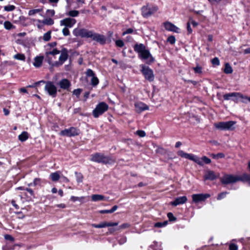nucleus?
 <instances>
[{"instance_id": "nucleus-1", "label": "nucleus", "mask_w": 250, "mask_h": 250, "mask_svg": "<svg viewBox=\"0 0 250 250\" xmlns=\"http://www.w3.org/2000/svg\"><path fill=\"white\" fill-rule=\"evenodd\" d=\"M73 34L75 37L83 38H91L101 44H104L106 42L104 36L95 33L93 30H89L84 28H76L73 30Z\"/></svg>"}, {"instance_id": "nucleus-2", "label": "nucleus", "mask_w": 250, "mask_h": 250, "mask_svg": "<svg viewBox=\"0 0 250 250\" xmlns=\"http://www.w3.org/2000/svg\"><path fill=\"white\" fill-rule=\"evenodd\" d=\"M134 51L138 54L139 57L144 60H148L149 63L154 61V58L152 56L149 50L146 49L144 44H136L133 47Z\"/></svg>"}, {"instance_id": "nucleus-3", "label": "nucleus", "mask_w": 250, "mask_h": 250, "mask_svg": "<svg viewBox=\"0 0 250 250\" xmlns=\"http://www.w3.org/2000/svg\"><path fill=\"white\" fill-rule=\"evenodd\" d=\"M90 160L92 162L103 164H111L115 162V159L112 157L105 156L101 153H95L91 155Z\"/></svg>"}, {"instance_id": "nucleus-4", "label": "nucleus", "mask_w": 250, "mask_h": 250, "mask_svg": "<svg viewBox=\"0 0 250 250\" xmlns=\"http://www.w3.org/2000/svg\"><path fill=\"white\" fill-rule=\"evenodd\" d=\"M109 108L108 105L105 102H102L99 103L95 108L92 111L93 116L95 118H98L106 112Z\"/></svg>"}, {"instance_id": "nucleus-5", "label": "nucleus", "mask_w": 250, "mask_h": 250, "mask_svg": "<svg viewBox=\"0 0 250 250\" xmlns=\"http://www.w3.org/2000/svg\"><path fill=\"white\" fill-rule=\"evenodd\" d=\"M240 179L241 176L225 174L221 178L220 181L222 184L228 185L235 183L238 181H241Z\"/></svg>"}, {"instance_id": "nucleus-6", "label": "nucleus", "mask_w": 250, "mask_h": 250, "mask_svg": "<svg viewBox=\"0 0 250 250\" xmlns=\"http://www.w3.org/2000/svg\"><path fill=\"white\" fill-rule=\"evenodd\" d=\"M44 90L52 98H55L57 94V88L53 82L51 81H45Z\"/></svg>"}, {"instance_id": "nucleus-7", "label": "nucleus", "mask_w": 250, "mask_h": 250, "mask_svg": "<svg viewBox=\"0 0 250 250\" xmlns=\"http://www.w3.org/2000/svg\"><path fill=\"white\" fill-rule=\"evenodd\" d=\"M141 67V71L143 74L146 80L149 82H152L154 79V75L153 70L148 66L141 64L140 65Z\"/></svg>"}, {"instance_id": "nucleus-8", "label": "nucleus", "mask_w": 250, "mask_h": 250, "mask_svg": "<svg viewBox=\"0 0 250 250\" xmlns=\"http://www.w3.org/2000/svg\"><path fill=\"white\" fill-rule=\"evenodd\" d=\"M158 8L156 6L146 5L142 8V15L144 18H148L157 11Z\"/></svg>"}, {"instance_id": "nucleus-9", "label": "nucleus", "mask_w": 250, "mask_h": 250, "mask_svg": "<svg viewBox=\"0 0 250 250\" xmlns=\"http://www.w3.org/2000/svg\"><path fill=\"white\" fill-rule=\"evenodd\" d=\"M235 123L234 121L221 122L215 124L214 126L217 129L221 130H232Z\"/></svg>"}, {"instance_id": "nucleus-10", "label": "nucleus", "mask_w": 250, "mask_h": 250, "mask_svg": "<svg viewBox=\"0 0 250 250\" xmlns=\"http://www.w3.org/2000/svg\"><path fill=\"white\" fill-rule=\"evenodd\" d=\"M61 55L59 61L55 62L52 65L53 66L58 67L62 65L68 59V55L67 49L63 48L61 51Z\"/></svg>"}, {"instance_id": "nucleus-11", "label": "nucleus", "mask_w": 250, "mask_h": 250, "mask_svg": "<svg viewBox=\"0 0 250 250\" xmlns=\"http://www.w3.org/2000/svg\"><path fill=\"white\" fill-rule=\"evenodd\" d=\"M177 154L178 156L193 161L198 165H202L201 161L199 159V157L193 154L187 153L183 150H179Z\"/></svg>"}, {"instance_id": "nucleus-12", "label": "nucleus", "mask_w": 250, "mask_h": 250, "mask_svg": "<svg viewBox=\"0 0 250 250\" xmlns=\"http://www.w3.org/2000/svg\"><path fill=\"white\" fill-rule=\"evenodd\" d=\"M243 97V94L240 92H232L226 94L224 95L223 98L225 100H231L235 103H237L239 102V99Z\"/></svg>"}, {"instance_id": "nucleus-13", "label": "nucleus", "mask_w": 250, "mask_h": 250, "mask_svg": "<svg viewBox=\"0 0 250 250\" xmlns=\"http://www.w3.org/2000/svg\"><path fill=\"white\" fill-rule=\"evenodd\" d=\"M79 133V129L76 127H71L69 128L62 130L60 132V135L62 136H65L70 137L78 135Z\"/></svg>"}, {"instance_id": "nucleus-14", "label": "nucleus", "mask_w": 250, "mask_h": 250, "mask_svg": "<svg viewBox=\"0 0 250 250\" xmlns=\"http://www.w3.org/2000/svg\"><path fill=\"white\" fill-rule=\"evenodd\" d=\"M85 75L87 77H91L90 84L93 86H96L99 83L98 78L96 77L94 72L91 69H86Z\"/></svg>"}, {"instance_id": "nucleus-15", "label": "nucleus", "mask_w": 250, "mask_h": 250, "mask_svg": "<svg viewBox=\"0 0 250 250\" xmlns=\"http://www.w3.org/2000/svg\"><path fill=\"white\" fill-rule=\"evenodd\" d=\"M210 196V195L208 193L194 194L192 195V201L194 203H197L201 201H205Z\"/></svg>"}, {"instance_id": "nucleus-16", "label": "nucleus", "mask_w": 250, "mask_h": 250, "mask_svg": "<svg viewBox=\"0 0 250 250\" xmlns=\"http://www.w3.org/2000/svg\"><path fill=\"white\" fill-rule=\"evenodd\" d=\"M76 22L75 19L67 18L60 21V25L64 26L67 28H71L76 24Z\"/></svg>"}, {"instance_id": "nucleus-17", "label": "nucleus", "mask_w": 250, "mask_h": 250, "mask_svg": "<svg viewBox=\"0 0 250 250\" xmlns=\"http://www.w3.org/2000/svg\"><path fill=\"white\" fill-rule=\"evenodd\" d=\"M135 110L138 113H141L145 110H148L149 107L147 105L141 102H137L134 104Z\"/></svg>"}, {"instance_id": "nucleus-18", "label": "nucleus", "mask_w": 250, "mask_h": 250, "mask_svg": "<svg viewBox=\"0 0 250 250\" xmlns=\"http://www.w3.org/2000/svg\"><path fill=\"white\" fill-rule=\"evenodd\" d=\"M164 27L166 30L175 33H179L180 29L173 23L167 21L164 23Z\"/></svg>"}, {"instance_id": "nucleus-19", "label": "nucleus", "mask_w": 250, "mask_h": 250, "mask_svg": "<svg viewBox=\"0 0 250 250\" xmlns=\"http://www.w3.org/2000/svg\"><path fill=\"white\" fill-rule=\"evenodd\" d=\"M58 84L61 88L68 90L71 86V83L67 79H62L59 82Z\"/></svg>"}, {"instance_id": "nucleus-20", "label": "nucleus", "mask_w": 250, "mask_h": 250, "mask_svg": "<svg viewBox=\"0 0 250 250\" xmlns=\"http://www.w3.org/2000/svg\"><path fill=\"white\" fill-rule=\"evenodd\" d=\"M188 200L186 196H181L176 198L173 201L171 202V205L173 206H176L179 205L183 204L187 202Z\"/></svg>"}, {"instance_id": "nucleus-21", "label": "nucleus", "mask_w": 250, "mask_h": 250, "mask_svg": "<svg viewBox=\"0 0 250 250\" xmlns=\"http://www.w3.org/2000/svg\"><path fill=\"white\" fill-rule=\"evenodd\" d=\"M217 176L215 175V172L213 171L210 170H207L204 176V178L205 180H209L211 181H213L215 180Z\"/></svg>"}, {"instance_id": "nucleus-22", "label": "nucleus", "mask_w": 250, "mask_h": 250, "mask_svg": "<svg viewBox=\"0 0 250 250\" xmlns=\"http://www.w3.org/2000/svg\"><path fill=\"white\" fill-rule=\"evenodd\" d=\"M43 60V56H37L34 59L33 65L36 67H40Z\"/></svg>"}, {"instance_id": "nucleus-23", "label": "nucleus", "mask_w": 250, "mask_h": 250, "mask_svg": "<svg viewBox=\"0 0 250 250\" xmlns=\"http://www.w3.org/2000/svg\"><path fill=\"white\" fill-rule=\"evenodd\" d=\"M30 21L33 24L36 25L38 28L40 29H42L43 27V23H42V20L35 19H30Z\"/></svg>"}, {"instance_id": "nucleus-24", "label": "nucleus", "mask_w": 250, "mask_h": 250, "mask_svg": "<svg viewBox=\"0 0 250 250\" xmlns=\"http://www.w3.org/2000/svg\"><path fill=\"white\" fill-rule=\"evenodd\" d=\"M91 199L94 202L107 200V198H105L104 196L100 194L92 195L91 196Z\"/></svg>"}, {"instance_id": "nucleus-25", "label": "nucleus", "mask_w": 250, "mask_h": 250, "mask_svg": "<svg viewBox=\"0 0 250 250\" xmlns=\"http://www.w3.org/2000/svg\"><path fill=\"white\" fill-rule=\"evenodd\" d=\"M29 137V134L26 131H23L21 134H20L18 136L19 140L23 142L27 140Z\"/></svg>"}, {"instance_id": "nucleus-26", "label": "nucleus", "mask_w": 250, "mask_h": 250, "mask_svg": "<svg viewBox=\"0 0 250 250\" xmlns=\"http://www.w3.org/2000/svg\"><path fill=\"white\" fill-rule=\"evenodd\" d=\"M50 177L52 181L53 182L57 181L59 180L61 176L59 174V171H56L53 173H51L50 175Z\"/></svg>"}, {"instance_id": "nucleus-27", "label": "nucleus", "mask_w": 250, "mask_h": 250, "mask_svg": "<svg viewBox=\"0 0 250 250\" xmlns=\"http://www.w3.org/2000/svg\"><path fill=\"white\" fill-rule=\"evenodd\" d=\"M241 182H247L248 183L249 185L250 186V175L247 173H243L241 176Z\"/></svg>"}, {"instance_id": "nucleus-28", "label": "nucleus", "mask_w": 250, "mask_h": 250, "mask_svg": "<svg viewBox=\"0 0 250 250\" xmlns=\"http://www.w3.org/2000/svg\"><path fill=\"white\" fill-rule=\"evenodd\" d=\"M42 21V23H43V26H44V25H52L54 23V20L50 18H47L44 19Z\"/></svg>"}, {"instance_id": "nucleus-29", "label": "nucleus", "mask_w": 250, "mask_h": 250, "mask_svg": "<svg viewBox=\"0 0 250 250\" xmlns=\"http://www.w3.org/2000/svg\"><path fill=\"white\" fill-rule=\"evenodd\" d=\"M224 72L226 74H231L233 72V69L229 63H226Z\"/></svg>"}, {"instance_id": "nucleus-30", "label": "nucleus", "mask_w": 250, "mask_h": 250, "mask_svg": "<svg viewBox=\"0 0 250 250\" xmlns=\"http://www.w3.org/2000/svg\"><path fill=\"white\" fill-rule=\"evenodd\" d=\"M199 159L201 161L202 165H199L200 166H203L204 164H209L211 163V160L208 158L207 156H203L201 158H199Z\"/></svg>"}, {"instance_id": "nucleus-31", "label": "nucleus", "mask_w": 250, "mask_h": 250, "mask_svg": "<svg viewBox=\"0 0 250 250\" xmlns=\"http://www.w3.org/2000/svg\"><path fill=\"white\" fill-rule=\"evenodd\" d=\"M3 25L4 28L7 30H10L13 28H15V26H14L10 21H5Z\"/></svg>"}, {"instance_id": "nucleus-32", "label": "nucleus", "mask_w": 250, "mask_h": 250, "mask_svg": "<svg viewBox=\"0 0 250 250\" xmlns=\"http://www.w3.org/2000/svg\"><path fill=\"white\" fill-rule=\"evenodd\" d=\"M41 179L40 178H35L33 183H31L28 184V186H36L37 185H41Z\"/></svg>"}, {"instance_id": "nucleus-33", "label": "nucleus", "mask_w": 250, "mask_h": 250, "mask_svg": "<svg viewBox=\"0 0 250 250\" xmlns=\"http://www.w3.org/2000/svg\"><path fill=\"white\" fill-rule=\"evenodd\" d=\"M51 31H48L46 33H44L43 35V40L47 42L49 41L51 39Z\"/></svg>"}, {"instance_id": "nucleus-34", "label": "nucleus", "mask_w": 250, "mask_h": 250, "mask_svg": "<svg viewBox=\"0 0 250 250\" xmlns=\"http://www.w3.org/2000/svg\"><path fill=\"white\" fill-rule=\"evenodd\" d=\"M84 197L83 196H82V197H76V196H72L71 197H70V200L75 202L76 201H79V202H83V200L84 199Z\"/></svg>"}, {"instance_id": "nucleus-35", "label": "nucleus", "mask_w": 250, "mask_h": 250, "mask_svg": "<svg viewBox=\"0 0 250 250\" xmlns=\"http://www.w3.org/2000/svg\"><path fill=\"white\" fill-rule=\"evenodd\" d=\"M42 11V9H34L30 10L28 12L29 16H34L36 14L41 12Z\"/></svg>"}, {"instance_id": "nucleus-36", "label": "nucleus", "mask_w": 250, "mask_h": 250, "mask_svg": "<svg viewBox=\"0 0 250 250\" xmlns=\"http://www.w3.org/2000/svg\"><path fill=\"white\" fill-rule=\"evenodd\" d=\"M79 14V12L77 10H71L67 13V15L72 17H76L78 16Z\"/></svg>"}, {"instance_id": "nucleus-37", "label": "nucleus", "mask_w": 250, "mask_h": 250, "mask_svg": "<svg viewBox=\"0 0 250 250\" xmlns=\"http://www.w3.org/2000/svg\"><path fill=\"white\" fill-rule=\"evenodd\" d=\"M75 174L76 177L77 182L78 183H82L83 180V175L81 173H79L77 172H75Z\"/></svg>"}, {"instance_id": "nucleus-38", "label": "nucleus", "mask_w": 250, "mask_h": 250, "mask_svg": "<svg viewBox=\"0 0 250 250\" xmlns=\"http://www.w3.org/2000/svg\"><path fill=\"white\" fill-rule=\"evenodd\" d=\"M14 58L21 61H24L25 59V56L22 54H17L14 56Z\"/></svg>"}, {"instance_id": "nucleus-39", "label": "nucleus", "mask_w": 250, "mask_h": 250, "mask_svg": "<svg viewBox=\"0 0 250 250\" xmlns=\"http://www.w3.org/2000/svg\"><path fill=\"white\" fill-rule=\"evenodd\" d=\"M167 221H166L163 222H157L154 224L155 228H162L165 227L167 224Z\"/></svg>"}, {"instance_id": "nucleus-40", "label": "nucleus", "mask_w": 250, "mask_h": 250, "mask_svg": "<svg viewBox=\"0 0 250 250\" xmlns=\"http://www.w3.org/2000/svg\"><path fill=\"white\" fill-rule=\"evenodd\" d=\"M3 8L4 11L7 12L12 11L16 8L15 6L13 5H8L4 6Z\"/></svg>"}, {"instance_id": "nucleus-41", "label": "nucleus", "mask_w": 250, "mask_h": 250, "mask_svg": "<svg viewBox=\"0 0 250 250\" xmlns=\"http://www.w3.org/2000/svg\"><path fill=\"white\" fill-rule=\"evenodd\" d=\"M91 226L95 228H103L105 227V222H103L99 224H92Z\"/></svg>"}, {"instance_id": "nucleus-42", "label": "nucleus", "mask_w": 250, "mask_h": 250, "mask_svg": "<svg viewBox=\"0 0 250 250\" xmlns=\"http://www.w3.org/2000/svg\"><path fill=\"white\" fill-rule=\"evenodd\" d=\"M193 69L195 73L201 74L202 73V67L200 66L197 65L196 67H193Z\"/></svg>"}, {"instance_id": "nucleus-43", "label": "nucleus", "mask_w": 250, "mask_h": 250, "mask_svg": "<svg viewBox=\"0 0 250 250\" xmlns=\"http://www.w3.org/2000/svg\"><path fill=\"white\" fill-rule=\"evenodd\" d=\"M167 42H169L171 44H173L176 42L175 38L174 36H170L167 39Z\"/></svg>"}, {"instance_id": "nucleus-44", "label": "nucleus", "mask_w": 250, "mask_h": 250, "mask_svg": "<svg viewBox=\"0 0 250 250\" xmlns=\"http://www.w3.org/2000/svg\"><path fill=\"white\" fill-rule=\"evenodd\" d=\"M116 45L118 47H122L124 46V42L121 40H118L115 42Z\"/></svg>"}, {"instance_id": "nucleus-45", "label": "nucleus", "mask_w": 250, "mask_h": 250, "mask_svg": "<svg viewBox=\"0 0 250 250\" xmlns=\"http://www.w3.org/2000/svg\"><path fill=\"white\" fill-rule=\"evenodd\" d=\"M82 91V89H80V88L76 89L73 90V94L74 95H75V96H76L78 98V97H79Z\"/></svg>"}, {"instance_id": "nucleus-46", "label": "nucleus", "mask_w": 250, "mask_h": 250, "mask_svg": "<svg viewBox=\"0 0 250 250\" xmlns=\"http://www.w3.org/2000/svg\"><path fill=\"white\" fill-rule=\"evenodd\" d=\"M62 32L64 36H67L70 35V32L67 27H64L62 29Z\"/></svg>"}, {"instance_id": "nucleus-47", "label": "nucleus", "mask_w": 250, "mask_h": 250, "mask_svg": "<svg viewBox=\"0 0 250 250\" xmlns=\"http://www.w3.org/2000/svg\"><path fill=\"white\" fill-rule=\"evenodd\" d=\"M228 194V192H223L221 193H220L219 194H218V197H217V200H221L223 198H224V197H226V195Z\"/></svg>"}, {"instance_id": "nucleus-48", "label": "nucleus", "mask_w": 250, "mask_h": 250, "mask_svg": "<svg viewBox=\"0 0 250 250\" xmlns=\"http://www.w3.org/2000/svg\"><path fill=\"white\" fill-rule=\"evenodd\" d=\"M60 52H61V51H59V50H58L57 49H53L52 51H50V52H48V54H50V55L54 56V55L60 54Z\"/></svg>"}, {"instance_id": "nucleus-49", "label": "nucleus", "mask_w": 250, "mask_h": 250, "mask_svg": "<svg viewBox=\"0 0 250 250\" xmlns=\"http://www.w3.org/2000/svg\"><path fill=\"white\" fill-rule=\"evenodd\" d=\"M212 64L219 65L220 64V61L218 58L215 57L211 60Z\"/></svg>"}, {"instance_id": "nucleus-50", "label": "nucleus", "mask_w": 250, "mask_h": 250, "mask_svg": "<svg viewBox=\"0 0 250 250\" xmlns=\"http://www.w3.org/2000/svg\"><path fill=\"white\" fill-rule=\"evenodd\" d=\"M167 216L169 220L170 221H175L176 220V218L174 216L173 214L171 212H168Z\"/></svg>"}, {"instance_id": "nucleus-51", "label": "nucleus", "mask_w": 250, "mask_h": 250, "mask_svg": "<svg viewBox=\"0 0 250 250\" xmlns=\"http://www.w3.org/2000/svg\"><path fill=\"white\" fill-rule=\"evenodd\" d=\"M136 134L141 137H144L146 136V132L143 130H139L136 131Z\"/></svg>"}, {"instance_id": "nucleus-52", "label": "nucleus", "mask_w": 250, "mask_h": 250, "mask_svg": "<svg viewBox=\"0 0 250 250\" xmlns=\"http://www.w3.org/2000/svg\"><path fill=\"white\" fill-rule=\"evenodd\" d=\"M229 250H237L238 246L236 244L231 243L229 246Z\"/></svg>"}, {"instance_id": "nucleus-53", "label": "nucleus", "mask_w": 250, "mask_h": 250, "mask_svg": "<svg viewBox=\"0 0 250 250\" xmlns=\"http://www.w3.org/2000/svg\"><path fill=\"white\" fill-rule=\"evenodd\" d=\"M55 13V12L54 10H53V9H48L46 11V14L48 16H51V17H53V16H54Z\"/></svg>"}, {"instance_id": "nucleus-54", "label": "nucleus", "mask_w": 250, "mask_h": 250, "mask_svg": "<svg viewBox=\"0 0 250 250\" xmlns=\"http://www.w3.org/2000/svg\"><path fill=\"white\" fill-rule=\"evenodd\" d=\"M4 239L7 240H9L10 241H14V238L11 235L9 234H5L4 236Z\"/></svg>"}, {"instance_id": "nucleus-55", "label": "nucleus", "mask_w": 250, "mask_h": 250, "mask_svg": "<svg viewBox=\"0 0 250 250\" xmlns=\"http://www.w3.org/2000/svg\"><path fill=\"white\" fill-rule=\"evenodd\" d=\"M118 225L117 222H105V227L116 226Z\"/></svg>"}, {"instance_id": "nucleus-56", "label": "nucleus", "mask_w": 250, "mask_h": 250, "mask_svg": "<svg viewBox=\"0 0 250 250\" xmlns=\"http://www.w3.org/2000/svg\"><path fill=\"white\" fill-rule=\"evenodd\" d=\"M130 226V224L128 223H124V224H123L122 225H120L119 227V229H124L128 228H129Z\"/></svg>"}, {"instance_id": "nucleus-57", "label": "nucleus", "mask_w": 250, "mask_h": 250, "mask_svg": "<svg viewBox=\"0 0 250 250\" xmlns=\"http://www.w3.org/2000/svg\"><path fill=\"white\" fill-rule=\"evenodd\" d=\"M244 98H241V102L244 103H246L247 101H249L250 102V97H248L245 95H243Z\"/></svg>"}, {"instance_id": "nucleus-58", "label": "nucleus", "mask_w": 250, "mask_h": 250, "mask_svg": "<svg viewBox=\"0 0 250 250\" xmlns=\"http://www.w3.org/2000/svg\"><path fill=\"white\" fill-rule=\"evenodd\" d=\"M44 83V81L41 80V81H40L39 82H36V83H35L34 84H33L32 85H28L27 86V87H32V88L36 87L38 85V83Z\"/></svg>"}, {"instance_id": "nucleus-59", "label": "nucleus", "mask_w": 250, "mask_h": 250, "mask_svg": "<svg viewBox=\"0 0 250 250\" xmlns=\"http://www.w3.org/2000/svg\"><path fill=\"white\" fill-rule=\"evenodd\" d=\"M133 32V30L132 28H128L123 33V35L124 36L127 34H131Z\"/></svg>"}, {"instance_id": "nucleus-60", "label": "nucleus", "mask_w": 250, "mask_h": 250, "mask_svg": "<svg viewBox=\"0 0 250 250\" xmlns=\"http://www.w3.org/2000/svg\"><path fill=\"white\" fill-rule=\"evenodd\" d=\"M25 190H26L30 194V195L31 196L34 195V192L32 189L29 188H25Z\"/></svg>"}, {"instance_id": "nucleus-61", "label": "nucleus", "mask_w": 250, "mask_h": 250, "mask_svg": "<svg viewBox=\"0 0 250 250\" xmlns=\"http://www.w3.org/2000/svg\"><path fill=\"white\" fill-rule=\"evenodd\" d=\"M187 30L188 34H191L192 33V29L189 22L187 23Z\"/></svg>"}, {"instance_id": "nucleus-62", "label": "nucleus", "mask_w": 250, "mask_h": 250, "mask_svg": "<svg viewBox=\"0 0 250 250\" xmlns=\"http://www.w3.org/2000/svg\"><path fill=\"white\" fill-rule=\"evenodd\" d=\"M99 212V213H100L101 214L111 213L110 212V209L101 210Z\"/></svg>"}, {"instance_id": "nucleus-63", "label": "nucleus", "mask_w": 250, "mask_h": 250, "mask_svg": "<svg viewBox=\"0 0 250 250\" xmlns=\"http://www.w3.org/2000/svg\"><path fill=\"white\" fill-rule=\"evenodd\" d=\"M11 204L12 205L16 208V209H19V206L16 203V201L14 200H12L11 201Z\"/></svg>"}, {"instance_id": "nucleus-64", "label": "nucleus", "mask_w": 250, "mask_h": 250, "mask_svg": "<svg viewBox=\"0 0 250 250\" xmlns=\"http://www.w3.org/2000/svg\"><path fill=\"white\" fill-rule=\"evenodd\" d=\"M217 159L225 157V154L223 153H218L216 154Z\"/></svg>"}]
</instances>
